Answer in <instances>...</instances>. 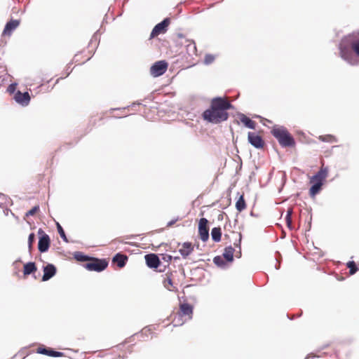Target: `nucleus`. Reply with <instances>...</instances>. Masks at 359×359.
I'll list each match as a JSON object with an SVG mask.
<instances>
[{
    "label": "nucleus",
    "instance_id": "23",
    "mask_svg": "<svg viewBox=\"0 0 359 359\" xmlns=\"http://www.w3.org/2000/svg\"><path fill=\"white\" fill-rule=\"evenodd\" d=\"M234 249L231 246H229L225 248L224 252L223 253L224 257L228 261V262H232L233 259V253H234Z\"/></svg>",
    "mask_w": 359,
    "mask_h": 359
},
{
    "label": "nucleus",
    "instance_id": "33",
    "mask_svg": "<svg viewBox=\"0 0 359 359\" xmlns=\"http://www.w3.org/2000/svg\"><path fill=\"white\" fill-rule=\"evenodd\" d=\"M213 262L215 264H217L218 266L222 265V264L223 263V260H222V257H220L219 256L215 257L213 259Z\"/></svg>",
    "mask_w": 359,
    "mask_h": 359
},
{
    "label": "nucleus",
    "instance_id": "6",
    "mask_svg": "<svg viewBox=\"0 0 359 359\" xmlns=\"http://www.w3.org/2000/svg\"><path fill=\"white\" fill-rule=\"evenodd\" d=\"M108 266V262L104 259L92 257L88 262L83 264V266L90 271L100 272L104 271Z\"/></svg>",
    "mask_w": 359,
    "mask_h": 359
},
{
    "label": "nucleus",
    "instance_id": "4",
    "mask_svg": "<svg viewBox=\"0 0 359 359\" xmlns=\"http://www.w3.org/2000/svg\"><path fill=\"white\" fill-rule=\"evenodd\" d=\"M328 168L323 165L320 170L310 179L312 186L309 189V195L311 197H315L321 190L323 182L328 175Z\"/></svg>",
    "mask_w": 359,
    "mask_h": 359
},
{
    "label": "nucleus",
    "instance_id": "21",
    "mask_svg": "<svg viewBox=\"0 0 359 359\" xmlns=\"http://www.w3.org/2000/svg\"><path fill=\"white\" fill-rule=\"evenodd\" d=\"M240 121L247 128H250V129H255V127H256V125H257L256 122L252 121V120H251L247 116H245L244 114H242L240 116Z\"/></svg>",
    "mask_w": 359,
    "mask_h": 359
},
{
    "label": "nucleus",
    "instance_id": "12",
    "mask_svg": "<svg viewBox=\"0 0 359 359\" xmlns=\"http://www.w3.org/2000/svg\"><path fill=\"white\" fill-rule=\"evenodd\" d=\"M163 286L170 291H176L177 290V284L173 280V273H166L163 280Z\"/></svg>",
    "mask_w": 359,
    "mask_h": 359
},
{
    "label": "nucleus",
    "instance_id": "8",
    "mask_svg": "<svg viewBox=\"0 0 359 359\" xmlns=\"http://www.w3.org/2000/svg\"><path fill=\"white\" fill-rule=\"evenodd\" d=\"M198 236L203 242L207 241L209 238L208 220L206 218H201L199 220Z\"/></svg>",
    "mask_w": 359,
    "mask_h": 359
},
{
    "label": "nucleus",
    "instance_id": "15",
    "mask_svg": "<svg viewBox=\"0 0 359 359\" xmlns=\"http://www.w3.org/2000/svg\"><path fill=\"white\" fill-rule=\"evenodd\" d=\"M146 263L149 268L156 269L160 265V259L155 254H149L144 257Z\"/></svg>",
    "mask_w": 359,
    "mask_h": 359
},
{
    "label": "nucleus",
    "instance_id": "24",
    "mask_svg": "<svg viewBox=\"0 0 359 359\" xmlns=\"http://www.w3.org/2000/svg\"><path fill=\"white\" fill-rule=\"evenodd\" d=\"M246 207L247 205L244 199V196L241 195L236 203V208L239 212H241L244 210Z\"/></svg>",
    "mask_w": 359,
    "mask_h": 359
},
{
    "label": "nucleus",
    "instance_id": "22",
    "mask_svg": "<svg viewBox=\"0 0 359 359\" xmlns=\"http://www.w3.org/2000/svg\"><path fill=\"white\" fill-rule=\"evenodd\" d=\"M212 239L215 242H219L222 238V230L220 227H214L211 231Z\"/></svg>",
    "mask_w": 359,
    "mask_h": 359
},
{
    "label": "nucleus",
    "instance_id": "32",
    "mask_svg": "<svg viewBox=\"0 0 359 359\" xmlns=\"http://www.w3.org/2000/svg\"><path fill=\"white\" fill-rule=\"evenodd\" d=\"M291 215H292V210H289L287 212L285 219H286L287 224L288 227H290V228H291V225H292Z\"/></svg>",
    "mask_w": 359,
    "mask_h": 359
},
{
    "label": "nucleus",
    "instance_id": "26",
    "mask_svg": "<svg viewBox=\"0 0 359 359\" xmlns=\"http://www.w3.org/2000/svg\"><path fill=\"white\" fill-rule=\"evenodd\" d=\"M319 140H320L323 142H327L330 143L337 142V138L332 135H321L319 137Z\"/></svg>",
    "mask_w": 359,
    "mask_h": 359
},
{
    "label": "nucleus",
    "instance_id": "18",
    "mask_svg": "<svg viewBox=\"0 0 359 359\" xmlns=\"http://www.w3.org/2000/svg\"><path fill=\"white\" fill-rule=\"evenodd\" d=\"M128 261V257L126 255L117 253L112 259V262L116 264L118 268H123Z\"/></svg>",
    "mask_w": 359,
    "mask_h": 359
},
{
    "label": "nucleus",
    "instance_id": "20",
    "mask_svg": "<svg viewBox=\"0 0 359 359\" xmlns=\"http://www.w3.org/2000/svg\"><path fill=\"white\" fill-rule=\"evenodd\" d=\"M37 271V267L34 262H30L25 264L23 266V275L25 277L27 276L34 273Z\"/></svg>",
    "mask_w": 359,
    "mask_h": 359
},
{
    "label": "nucleus",
    "instance_id": "7",
    "mask_svg": "<svg viewBox=\"0 0 359 359\" xmlns=\"http://www.w3.org/2000/svg\"><path fill=\"white\" fill-rule=\"evenodd\" d=\"M168 66V65L165 61H158L151 67L150 73L154 77L161 76L166 72Z\"/></svg>",
    "mask_w": 359,
    "mask_h": 359
},
{
    "label": "nucleus",
    "instance_id": "36",
    "mask_svg": "<svg viewBox=\"0 0 359 359\" xmlns=\"http://www.w3.org/2000/svg\"><path fill=\"white\" fill-rule=\"evenodd\" d=\"M238 236H239V239H238V241H239V243H241V233H239V234H238Z\"/></svg>",
    "mask_w": 359,
    "mask_h": 359
},
{
    "label": "nucleus",
    "instance_id": "9",
    "mask_svg": "<svg viewBox=\"0 0 359 359\" xmlns=\"http://www.w3.org/2000/svg\"><path fill=\"white\" fill-rule=\"evenodd\" d=\"M248 142L257 149H263L264 147V140L257 133L249 132L248 134Z\"/></svg>",
    "mask_w": 359,
    "mask_h": 359
},
{
    "label": "nucleus",
    "instance_id": "19",
    "mask_svg": "<svg viewBox=\"0 0 359 359\" xmlns=\"http://www.w3.org/2000/svg\"><path fill=\"white\" fill-rule=\"evenodd\" d=\"M194 251V247L191 243L186 242L182 245V248L179 250L181 255L183 257H187Z\"/></svg>",
    "mask_w": 359,
    "mask_h": 359
},
{
    "label": "nucleus",
    "instance_id": "25",
    "mask_svg": "<svg viewBox=\"0 0 359 359\" xmlns=\"http://www.w3.org/2000/svg\"><path fill=\"white\" fill-rule=\"evenodd\" d=\"M74 258L79 262L87 263L89 262V260H90L92 257H88L82 252H76L74 255Z\"/></svg>",
    "mask_w": 359,
    "mask_h": 359
},
{
    "label": "nucleus",
    "instance_id": "10",
    "mask_svg": "<svg viewBox=\"0 0 359 359\" xmlns=\"http://www.w3.org/2000/svg\"><path fill=\"white\" fill-rule=\"evenodd\" d=\"M170 23L169 18L164 19L161 22L157 24L151 31L150 38H154L161 34H164Z\"/></svg>",
    "mask_w": 359,
    "mask_h": 359
},
{
    "label": "nucleus",
    "instance_id": "11",
    "mask_svg": "<svg viewBox=\"0 0 359 359\" xmlns=\"http://www.w3.org/2000/svg\"><path fill=\"white\" fill-rule=\"evenodd\" d=\"M39 234H42L41 237H40L39 243H38V248L39 250L41 252H45L48 251L50 244V240L48 236V235L44 233L43 231L41 229H39L38 231Z\"/></svg>",
    "mask_w": 359,
    "mask_h": 359
},
{
    "label": "nucleus",
    "instance_id": "13",
    "mask_svg": "<svg viewBox=\"0 0 359 359\" xmlns=\"http://www.w3.org/2000/svg\"><path fill=\"white\" fill-rule=\"evenodd\" d=\"M56 273V268L52 264H48L43 267V281H47L53 277Z\"/></svg>",
    "mask_w": 359,
    "mask_h": 359
},
{
    "label": "nucleus",
    "instance_id": "3",
    "mask_svg": "<svg viewBox=\"0 0 359 359\" xmlns=\"http://www.w3.org/2000/svg\"><path fill=\"white\" fill-rule=\"evenodd\" d=\"M271 133L278 140L281 147H294L295 146L294 137L285 127L273 126Z\"/></svg>",
    "mask_w": 359,
    "mask_h": 359
},
{
    "label": "nucleus",
    "instance_id": "28",
    "mask_svg": "<svg viewBox=\"0 0 359 359\" xmlns=\"http://www.w3.org/2000/svg\"><path fill=\"white\" fill-rule=\"evenodd\" d=\"M215 59V55L212 54H206L204 57V63L205 65H210L214 62Z\"/></svg>",
    "mask_w": 359,
    "mask_h": 359
},
{
    "label": "nucleus",
    "instance_id": "31",
    "mask_svg": "<svg viewBox=\"0 0 359 359\" xmlns=\"http://www.w3.org/2000/svg\"><path fill=\"white\" fill-rule=\"evenodd\" d=\"M39 210V205H36L34 207H33L31 210H29V211H27L26 212V216L27 217H29V216H33Z\"/></svg>",
    "mask_w": 359,
    "mask_h": 359
},
{
    "label": "nucleus",
    "instance_id": "27",
    "mask_svg": "<svg viewBox=\"0 0 359 359\" xmlns=\"http://www.w3.org/2000/svg\"><path fill=\"white\" fill-rule=\"evenodd\" d=\"M347 267L349 269V273L351 275L354 274L358 271V267L354 262H348L347 263Z\"/></svg>",
    "mask_w": 359,
    "mask_h": 359
},
{
    "label": "nucleus",
    "instance_id": "16",
    "mask_svg": "<svg viewBox=\"0 0 359 359\" xmlns=\"http://www.w3.org/2000/svg\"><path fill=\"white\" fill-rule=\"evenodd\" d=\"M36 353L51 357H62L64 355V353L62 352L55 351L45 347H39L36 350Z\"/></svg>",
    "mask_w": 359,
    "mask_h": 359
},
{
    "label": "nucleus",
    "instance_id": "14",
    "mask_svg": "<svg viewBox=\"0 0 359 359\" xmlns=\"http://www.w3.org/2000/svg\"><path fill=\"white\" fill-rule=\"evenodd\" d=\"M14 98L18 103L24 106L27 105L30 102V96L27 92L22 93L18 90L15 93Z\"/></svg>",
    "mask_w": 359,
    "mask_h": 359
},
{
    "label": "nucleus",
    "instance_id": "1",
    "mask_svg": "<svg viewBox=\"0 0 359 359\" xmlns=\"http://www.w3.org/2000/svg\"><path fill=\"white\" fill-rule=\"evenodd\" d=\"M233 107L226 97H217L212 99L210 106L202 114L204 120L212 123H220L229 118V109Z\"/></svg>",
    "mask_w": 359,
    "mask_h": 359
},
{
    "label": "nucleus",
    "instance_id": "30",
    "mask_svg": "<svg viewBox=\"0 0 359 359\" xmlns=\"http://www.w3.org/2000/svg\"><path fill=\"white\" fill-rule=\"evenodd\" d=\"M34 241H35V234L34 233H31L28 237V248H29V250H32V245H33Z\"/></svg>",
    "mask_w": 359,
    "mask_h": 359
},
{
    "label": "nucleus",
    "instance_id": "29",
    "mask_svg": "<svg viewBox=\"0 0 359 359\" xmlns=\"http://www.w3.org/2000/svg\"><path fill=\"white\" fill-rule=\"evenodd\" d=\"M57 231L60 234V236H61V238L65 241H67V238L66 237V235H65V233L62 229V227L61 226V225L59 224V223H57Z\"/></svg>",
    "mask_w": 359,
    "mask_h": 359
},
{
    "label": "nucleus",
    "instance_id": "17",
    "mask_svg": "<svg viewBox=\"0 0 359 359\" xmlns=\"http://www.w3.org/2000/svg\"><path fill=\"white\" fill-rule=\"evenodd\" d=\"M19 24V21L16 20H11L9 22H8L4 29L3 35L10 36L11 34V32L18 27Z\"/></svg>",
    "mask_w": 359,
    "mask_h": 359
},
{
    "label": "nucleus",
    "instance_id": "2",
    "mask_svg": "<svg viewBox=\"0 0 359 359\" xmlns=\"http://www.w3.org/2000/svg\"><path fill=\"white\" fill-rule=\"evenodd\" d=\"M339 48L341 57L353 65V53L359 57V32L344 38L339 43Z\"/></svg>",
    "mask_w": 359,
    "mask_h": 359
},
{
    "label": "nucleus",
    "instance_id": "34",
    "mask_svg": "<svg viewBox=\"0 0 359 359\" xmlns=\"http://www.w3.org/2000/svg\"><path fill=\"white\" fill-rule=\"evenodd\" d=\"M15 89H16V84L12 83L8 86L7 90L10 93H13L15 92Z\"/></svg>",
    "mask_w": 359,
    "mask_h": 359
},
{
    "label": "nucleus",
    "instance_id": "5",
    "mask_svg": "<svg viewBox=\"0 0 359 359\" xmlns=\"http://www.w3.org/2000/svg\"><path fill=\"white\" fill-rule=\"evenodd\" d=\"M193 307L189 304H180V309L173 316L172 323L175 326L183 325L185 322L192 318Z\"/></svg>",
    "mask_w": 359,
    "mask_h": 359
},
{
    "label": "nucleus",
    "instance_id": "35",
    "mask_svg": "<svg viewBox=\"0 0 359 359\" xmlns=\"http://www.w3.org/2000/svg\"><path fill=\"white\" fill-rule=\"evenodd\" d=\"M77 57H78V55H76L74 56L75 62H79V60L76 58ZM82 62H80V63H82Z\"/></svg>",
    "mask_w": 359,
    "mask_h": 359
}]
</instances>
